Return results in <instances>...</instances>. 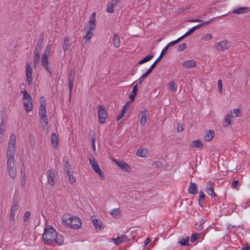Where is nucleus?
Wrapping results in <instances>:
<instances>
[{
	"label": "nucleus",
	"mask_w": 250,
	"mask_h": 250,
	"mask_svg": "<svg viewBox=\"0 0 250 250\" xmlns=\"http://www.w3.org/2000/svg\"><path fill=\"white\" fill-rule=\"evenodd\" d=\"M16 145V136L14 133H11L7 151V166L9 174L12 178L16 176V167L14 163Z\"/></svg>",
	"instance_id": "f257e3e1"
},
{
	"label": "nucleus",
	"mask_w": 250,
	"mask_h": 250,
	"mask_svg": "<svg viewBox=\"0 0 250 250\" xmlns=\"http://www.w3.org/2000/svg\"><path fill=\"white\" fill-rule=\"evenodd\" d=\"M42 240L45 244L48 245H52L53 243H56L58 245H61L63 242L62 236L58 234L55 230L50 227L44 229L42 234Z\"/></svg>",
	"instance_id": "f03ea898"
},
{
	"label": "nucleus",
	"mask_w": 250,
	"mask_h": 250,
	"mask_svg": "<svg viewBox=\"0 0 250 250\" xmlns=\"http://www.w3.org/2000/svg\"><path fill=\"white\" fill-rule=\"evenodd\" d=\"M64 225L73 229H78L81 227V220L77 217L73 216L67 214L63 215L62 217Z\"/></svg>",
	"instance_id": "7ed1b4c3"
},
{
	"label": "nucleus",
	"mask_w": 250,
	"mask_h": 250,
	"mask_svg": "<svg viewBox=\"0 0 250 250\" xmlns=\"http://www.w3.org/2000/svg\"><path fill=\"white\" fill-rule=\"evenodd\" d=\"M95 21L96 13L94 12L90 16L89 20L85 28L86 34L83 37V39L86 41V42L89 41L93 36V31L95 30L96 27Z\"/></svg>",
	"instance_id": "20e7f679"
},
{
	"label": "nucleus",
	"mask_w": 250,
	"mask_h": 250,
	"mask_svg": "<svg viewBox=\"0 0 250 250\" xmlns=\"http://www.w3.org/2000/svg\"><path fill=\"white\" fill-rule=\"evenodd\" d=\"M40 122L42 125V130L45 133L49 132L48 120L46 115V110H39Z\"/></svg>",
	"instance_id": "39448f33"
},
{
	"label": "nucleus",
	"mask_w": 250,
	"mask_h": 250,
	"mask_svg": "<svg viewBox=\"0 0 250 250\" xmlns=\"http://www.w3.org/2000/svg\"><path fill=\"white\" fill-rule=\"evenodd\" d=\"M231 46L230 42L228 40H223L214 43L213 47L218 52H224Z\"/></svg>",
	"instance_id": "423d86ee"
},
{
	"label": "nucleus",
	"mask_w": 250,
	"mask_h": 250,
	"mask_svg": "<svg viewBox=\"0 0 250 250\" xmlns=\"http://www.w3.org/2000/svg\"><path fill=\"white\" fill-rule=\"evenodd\" d=\"M22 102L25 110L27 113L31 111L33 109V103L31 96L28 93L26 90L23 91Z\"/></svg>",
	"instance_id": "0eeeda50"
},
{
	"label": "nucleus",
	"mask_w": 250,
	"mask_h": 250,
	"mask_svg": "<svg viewBox=\"0 0 250 250\" xmlns=\"http://www.w3.org/2000/svg\"><path fill=\"white\" fill-rule=\"evenodd\" d=\"M89 160V163L94 171L99 174L102 180H104L105 178L104 176L101 171L97 161L93 157L90 158Z\"/></svg>",
	"instance_id": "6e6552de"
},
{
	"label": "nucleus",
	"mask_w": 250,
	"mask_h": 250,
	"mask_svg": "<svg viewBox=\"0 0 250 250\" xmlns=\"http://www.w3.org/2000/svg\"><path fill=\"white\" fill-rule=\"evenodd\" d=\"M64 170L65 173L67 174L68 177L69 181L71 183H75L76 179V178L73 175V171L70 165L68 162H66L64 166Z\"/></svg>",
	"instance_id": "1a4fd4ad"
},
{
	"label": "nucleus",
	"mask_w": 250,
	"mask_h": 250,
	"mask_svg": "<svg viewBox=\"0 0 250 250\" xmlns=\"http://www.w3.org/2000/svg\"><path fill=\"white\" fill-rule=\"evenodd\" d=\"M98 109L99 120L100 123L103 124L105 122V120L107 116V114L105 111V107L103 105H99Z\"/></svg>",
	"instance_id": "9d476101"
},
{
	"label": "nucleus",
	"mask_w": 250,
	"mask_h": 250,
	"mask_svg": "<svg viewBox=\"0 0 250 250\" xmlns=\"http://www.w3.org/2000/svg\"><path fill=\"white\" fill-rule=\"evenodd\" d=\"M38 46L35 49V55L34 57V67H37L39 64L40 60V52L42 49V42H38Z\"/></svg>",
	"instance_id": "9b49d317"
},
{
	"label": "nucleus",
	"mask_w": 250,
	"mask_h": 250,
	"mask_svg": "<svg viewBox=\"0 0 250 250\" xmlns=\"http://www.w3.org/2000/svg\"><path fill=\"white\" fill-rule=\"evenodd\" d=\"M74 78H75V70H74V69H72L71 70L70 73L68 75V87H69L70 96H71V93H72V89L73 88Z\"/></svg>",
	"instance_id": "f8f14e48"
},
{
	"label": "nucleus",
	"mask_w": 250,
	"mask_h": 250,
	"mask_svg": "<svg viewBox=\"0 0 250 250\" xmlns=\"http://www.w3.org/2000/svg\"><path fill=\"white\" fill-rule=\"evenodd\" d=\"M113 162L116 163L122 170L126 172H130L131 170V167L125 162L116 159L113 160Z\"/></svg>",
	"instance_id": "ddd939ff"
},
{
	"label": "nucleus",
	"mask_w": 250,
	"mask_h": 250,
	"mask_svg": "<svg viewBox=\"0 0 250 250\" xmlns=\"http://www.w3.org/2000/svg\"><path fill=\"white\" fill-rule=\"evenodd\" d=\"M41 63L44 69H45L48 73L51 75L52 73V70L49 66L48 56L42 55V57L41 58Z\"/></svg>",
	"instance_id": "4468645a"
},
{
	"label": "nucleus",
	"mask_w": 250,
	"mask_h": 250,
	"mask_svg": "<svg viewBox=\"0 0 250 250\" xmlns=\"http://www.w3.org/2000/svg\"><path fill=\"white\" fill-rule=\"evenodd\" d=\"M128 240L127 237L125 235L118 236L117 238H113L112 239V242L116 245H119L123 243L127 242Z\"/></svg>",
	"instance_id": "2eb2a0df"
},
{
	"label": "nucleus",
	"mask_w": 250,
	"mask_h": 250,
	"mask_svg": "<svg viewBox=\"0 0 250 250\" xmlns=\"http://www.w3.org/2000/svg\"><path fill=\"white\" fill-rule=\"evenodd\" d=\"M32 69L30 66V65L27 63L26 65V81L28 83V84L30 85L32 84Z\"/></svg>",
	"instance_id": "dca6fc26"
},
{
	"label": "nucleus",
	"mask_w": 250,
	"mask_h": 250,
	"mask_svg": "<svg viewBox=\"0 0 250 250\" xmlns=\"http://www.w3.org/2000/svg\"><path fill=\"white\" fill-rule=\"evenodd\" d=\"M91 220L93 226L95 227L96 229L101 230L104 229V225L101 221L98 220L94 216H92Z\"/></svg>",
	"instance_id": "f3484780"
},
{
	"label": "nucleus",
	"mask_w": 250,
	"mask_h": 250,
	"mask_svg": "<svg viewBox=\"0 0 250 250\" xmlns=\"http://www.w3.org/2000/svg\"><path fill=\"white\" fill-rule=\"evenodd\" d=\"M48 177V184L51 186L54 185L55 172L53 169L49 170L47 172Z\"/></svg>",
	"instance_id": "a211bd4d"
},
{
	"label": "nucleus",
	"mask_w": 250,
	"mask_h": 250,
	"mask_svg": "<svg viewBox=\"0 0 250 250\" xmlns=\"http://www.w3.org/2000/svg\"><path fill=\"white\" fill-rule=\"evenodd\" d=\"M196 62L193 60H189L183 62V66L186 69H190L196 66Z\"/></svg>",
	"instance_id": "6ab92c4d"
},
{
	"label": "nucleus",
	"mask_w": 250,
	"mask_h": 250,
	"mask_svg": "<svg viewBox=\"0 0 250 250\" xmlns=\"http://www.w3.org/2000/svg\"><path fill=\"white\" fill-rule=\"evenodd\" d=\"M119 2V0H112L107 4L106 11L108 13H112L114 12V6H116Z\"/></svg>",
	"instance_id": "aec40b11"
},
{
	"label": "nucleus",
	"mask_w": 250,
	"mask_h": 250,
	"mask_svg": "<svg viewBox=\"0 0 250 250\" xmlns=\"http://www.w3.org/2000/svg\"><path fill=\"white\" fill-rule=\"evenodd\" d=\"M250 11V9L249 7H239L237 8L234 9L232 11V13L233 14H243L246 13H247Z\"/></svg>",
	"instance_id": "412c9836"
},
{
	"label": "nucleus",
	"mask_w": 250,
	"mask_h": 250,
	"mask_svg": "<svg viewBox=\"0 0 250 250\" xmlns=\"http://www.w3.org/2000/svg\"><path fill=\"white\" fill-rule=\"evenodd\" d=\"M19 207L17 204H15L12 205L11 210H10V220L14 221L15 219V214L18 212Z\"/></svg>",
	"instance_id": "4be33fe9"
},
{
	"label": "nucleus",
	"mask_w": 250,
	"mask_h": 250,
	"mask_svg": "<svg viewBox=\"0 0 250 250\" xmlns=\"http://www.w3.org/2000/svg\"><path fill=\"white\" fill-rule=\"evenodd\" d=\"M214 183L210 182L208 184V187L207 188L206 191L209 195L215 197L216 196V194L214 192Z\"/></svg>",
	"instance_id": "5701e85b"
},
{
	"label": "nucleus",
	"mask_w": 250,
	"mask_h": 250,
	"mask_svg": "<svg viewBox=\"0 0 250 250\" xmlns=\"http://www.w3.org/2000/svg\"><path fill=\"white\" fill-rule=\"evenodd\" d=\"M214 136V132L212 130H207L205 132V135L204 136V140L208 142L210 141Z\"/></svg>",
	"instance_id": "b1692460"
},
{
	"label": "nucleus",
	"mask_w": 250,
	"mask_h": 250,
	"mask_svg": "<svg viewBox=\"0 0 250 250\" xmlns=\"http://www.w3.org/2000/svg\"><path fill=\"white\" fill-rule=\"evenodd\" d=\"M232 114V111H230L229 113H228L225 116V125L226 126H228V125H229L231 124V119L233 118V116Z\"/></svg>",
	"instance_id": "393cba45"
},
{
	"label": "nucleus",
	"mask_w": 250,
	"mask_h": 250,
	"mask_svg": "<svg viewBox=\"0 0 250 250\" xmlns=\"http://www.w3.org/2000/svg\"><path fill=\"white\" fill-rule=\"evenodd\" d=\"M147 110H144L141 112V118L140 120V124L142 126H144L147 122Z\"/></svg>",
	"instance_id": "a878e982"
},
{
	"label": "nucleus",
	"mask_w": 250,
	"mask_h": 250,
	"mask_svg": "<svg viewBox=\"0 0 250 250\" xmlns=\"http://www.w3.org/2000/svg\"><path fill=\"white\" fill-rule=\"evenodd\" d=\"M110 215L114 218H118L121 215V210L119 208H116L110 211Z\"/></svg>",
	"instance_id": "bb28decb"
},
{
	"label": "nucleus",
	"mask_w": 250,
	"mask_h": 250,
	"mask_svg": "<svg viewBox=\"0 0 250 250\" xmlns=\"http://www.w3.org/2000/svg\"><path fill=\"white\" fill-rule=\"evenodd\" d=\"M188 192L192 194H196L197 193V188L195 183L192 182L190 183Z\"/></svg>",
	"instance_id": "cd10ccee"
},
{
	"label": "nucleus",
	"mask_w": 250,
	"mask_h": 250,
	"mask_svg": "<svg viewBox=\"0 0 250 250\" xmlns=\"http://www.w3.org/2000/svg\"><path fill=\"white\" fill-rule=\"evenodd\" d=\"M213 39V35L210 33H206L204 34L201 37V41L204 42L210 41Z\"/></svg>",
	"instance_id": "c85d7f7f"
},
{
	"label": "nucleus",
	"mask_w": 250,
	"mask_h": 250,
	"mask_svg": "<svg viewBox=\"0 0 250 250\" xmlns=\"http://www.w3.org/2000/svg\"><path fill=\"white\" fill-rule=\"evenodd\" d=\"M52 146L56 148L58 146V138L56 134L54 133L51 134V136Z\"/></svg>",
	"instance_id": "c756f323"
},
{
	"label": "nucleus",
	"mask_w": 250,
	"mask_h": 250,
	"mask_svg": "<svg viewBox=\"0 0 250 250\" xmlns=\"http://www.w3.org/2000/svg\"><path fill=\"white\" fill-rule=\"evenodd\" d=\"M69 42L70 40L68 37H64V41L63 42V45L62 46L63 50H64V52L66 50H67L70 47Z\"/></svg>",
	"instance_id": "7c9ffc66"
},
{
	"label": "nucleus",
	"mask_w": 250,
	"mask_h": 250,
	"mask_svg": "<svg viewBox=\"0 0 250 250\" xmlns=\"http://www.w3.org/2000/svg\"><path fill=\"white\" fill-rule=\"evenodd\" d=\"M147 154L146 149L140 148L138 150L136 155L139 157L144 158L146 157Z\"/></svg>",
	"instance_id": "2f4dec72"
},
{
	"label": "nucleus",
	"mask_w": 250,
	"mask_h": 250,
	"mask_svg": "<svg viewBox=\"0 0 250 250\" xmlns=\"http://www.w3.org/2000/svg\"><path fill=\"white\" fill-rule=\"evenodd\" d=\"M167 86L169 90L172 92H175L177 90V86L173 81H170L167 84Z\"/></svg>",
	"instance_id": "473e14b6"
},
{
	"label": "nucleus",
	"mask_w": 250,
	"mask_h": 250,
	"mask_svg": "<svg viewBox=\"0 0 250 250\" xmlns=\"http://www.w3.org/2000/svg\"><path fill=\"white\" fill-rule=\"evenodd\" d=\"M113 43L115 47L118 48L120 46V39L119 37L115 34L113 39Z\"/></svg>",
	"instance_id": "72a5a7b5"
},
{
	"label": "nucleus",
	"mask_w": 250,
	"mask_h": 250,
	"mask_svg": "<svg viewBox=\"0 0 250 250\" xmlns=\"http://www.w3.org/2000/svg\"><path fill=\"white\" fill-rule=\"evenodd\" d=\"M137 84L134 85L133 87V89L132 91V93L129 95V97L131 102H133L134 100L135 97L137 94Z\"/></svg>",
	"instance_id": "f704fd0d"
},
{
	"label": "nucleus",
	"mask_w": 250,
	"mask_h": 250,
	"mask_svg": "<svg viewBox=\"0 0 250 250\" xmlns=\"http://www.w3.org/2000/svg\"><path fill=\"white\" fill-rule=\"evenodd\" d=\"M190 146L193 147L201 148L203 146V144L199 140H194L192 141Z\"/></svg>",
	"instance_id": "c9c22d12"
},
{
	"label": "nucleus",
	"mask_w": 250,
	"mask_h": 250,
	"mask_svg": "<svg viewBox=\"0 0 250 250\" xmlns=\"http://www.w3.org/2000/svg\"><path fill=\"white\" fill-rule=\"evenodd\" d=\"M52 50L51 46L49 44L46 46L45 49L44 50L43 53L42 54L43 56H48L50 55Z\"/></svg>",
	"instance_id": "e433bc0d"
},
{
	"label": "nucleus",
	"mask_w": 250,
	"mask_h": 250,
	"mask_svg": "<svg viewBox=\"0 0 250 250\" xmlns=\"http://www.w3.org/2000/svg\"><path fill=\"white\" fill-rule=\"evenodd\" d=\"M182 40V38H179V39H178L177 40H175V41H172L170 42H169L165 47V49H166V50H167V49H168V48L171 46H173L175 44H176L177 43H178V42H179L181 41Z\"/></svg>",
	"instance_id": "4c0bfd02"
},
{
	"label": "nucleus",
	"mask_w": 250,
	"mask_h": 250,
	"mask_svg": "<svg viewBox=\"0 0 250 250\" xmlns=\"http://www.w3.org/2000/svg\"><path fill=\"white\" fill-rule=\"evenodd\" d=\"M40 102L41 104L40 108L39 110H46L45 98L43 97L40 98Z\"/></svg>",
	"instance_id": "58836bf2"
},
{
	"label": "nucleus",
	"mask_w": 250,
	"mask_h": 250,
	"mask_svg": "<svg viewBox=\"0 0 250 250\" xmlns=\"http://www.w3.org/2000/svg\"><path fill=\"white\" fill-rule=\"evenodd\" d=\"M154 56L153 55H148L145 58H144L143 59L141 60L138 62L139 64H142L145 62H147L150 60H151L153 58Z\"/></svg>",
	"instance_id": "ea45409f"
},
{
	"label": "nucleus",
	"mask_w": 250,
	"mask_h": 250,
	"mask_svg": "<svg viewBox=\"0 0 250 250\" xmlns=\"http://www.w3.org/2000/svg\"><path fill=\"white\" fill-rule=\"evenodd\" d=\"M29 142L31 147L34 149L35 146V139L32 135L29 136Z\"/></svg>",
	"instance_id": "a19ab883"
},
{
	"label": "nucleus",
	"mask_w": 250,
	"mask_h": 250,
	"mask_svg": "<svg viewBox=\"0 0 250 250\" xmlns=\"http://www.w3.org/2000/svg\"><path fill=\"white\" fill-rule=\"evenodd\" d=\"M231 111H232V113H234L235 117H241L242 116V112L240 109L238 108L233 109Z\"/></svg>",
	"instance_id": "79ce46f5"
},
{
	"label": "nucleus",
	"mask_w": 250,
	"mask_h": 250,
	"mask_svg": "<svg viewBox=\"0 0 250 250\" xmlns=\"http://www.w3.org/2000/svg\"><path fill=\"white\" fill-rule=\"evenodd\" d=\"M211 20H210V21H205L203 23H202L197 25L196 26L193 27V28H194V30H195L200 28L201 26L208 24L209 23L211 22Z\"/></svg>",
	"instance_id": "37998d69"
},
{
	"label": "nucleus",
	"mask_w": 250,
	"mask_h": 250,
	"mask_svg": "<svg viewBox=\"0 0 250 250\" xmlns=\"http://www.w3.org/2000/svg\"><path fill=\"white\" fill-rule=\"evenodd\" d=\"M167 51L166 50V49H163V50L161 52V53L158 58L154 62L156 64L160 61V60L163 58V56L165 55V54L166 53Z\"/></svg>",
	"instance_id": "c03bdc74"
},
{
	"label": "nucleus",
	"mask_w": 250,
	"mask_h": 250,
	"mask_svg": "<svg viewBox=\"0 0 250 250\" xmlns=\"http://www.w3.org/2000/svg\"><path fill=\"white\" fill-rule=\"evenodd\" d=\"M188 239H189V237H187L185 239H182L179 242V243L182 246H188L189 244V243H188Z\"/></svg>",
	"instance_id": "a18cd8bd"
},
{
	"label": "nucleus",
	"mask_w": 250,
	"mask_h": 250,
	"mask_svg": "<svg viewBox=\"0 0 250 250\" xmlns=\"http://www.w3.org/2000/svg\"><path fill=\"white\" fill-rule=\"evenodd\" d=\"M194 31H195V30H194V28L192 27V28L189 29L187 32H186L183 36H182L180 38H182V40H183L186 37L191 35L194 32Z\"/></svg>",
	"instance_id": "49530a36"
},
{
	"label": "nucleus",
	"mask_w": 250,
	"mask_h": 250,
	"mask_svg": "<svg viewBox=\"0 0 250 250\" xmlns=\"http://www.w3.org/2000/svg\"><path fill=\"white\" fill-rule=\"evenodd\" d=\"M186 47H187L186 44L184 43L179 45L177 46V50L179 52H181V51H183L184 50H185L186 48Z\"/></svg>",
	"instance_id": "de8ad7c7"
},
{
	"label": "nucleus",
	"mask_w": 250,
	"mask_h": 250,
	"mask_svg": "<svg viewBox=\"0 0 250 250\" xmlns=\"http://www.w3.org/2000/svg\"><path fill=\"white\" fill-rule=\"evenodd\" d=\"M200 196H199V200H198V202H199V205L202 207L201 205V202L202 201V200H204L205 198V195L204 194V193H203V192L202 191H200Z\"/></svg>",
	"instance_id": "09e8293b"
},
{
	"label": "nucleus",
	"mask_w": 250,
	"mask_h": 250,
	"mask_svg": "<svg viewBox=\"0 0 250 250\" xmlns=\"http://www.w3.org/2000/svg\"><path fill=\"white\" fill-rule=\"evenodd\" d=\"M218 88L219 92L221 94L223 90L222 82L221 80L218 81Z\"/></svg>",
	"instance_id": "8fccbe9b"
},
{
	"label": "nucleus",
	"mask_w": 250,
	"mask_h": 250,
	"mask_svg": "<svg viewBox=\"0 0 250 250\" xmlns=\"http://www.w3.org/2000/svg\"><path fill=\"white\" fill-rule=\"evenodd\" d=\"M199 233H196L193 234L191 237V241L192 242L195 241L199 238Z\"/></svg>",
	"instance_id": "3c124183"
},
{
	"label": "nucleus",
	"mask_w": 250,
	"mask_h": 250,
	"mask_svg": "<svg viewBox=\"0 0 250 250\" xmlns=\"http://www.w3.org/2000/svg\"><path fill=\"white\" fill-rule=\"evenodd\" d=\"M157 64L153 62L146 72L149 75Z\"/></svg>",
	"instance_id": "603ef678"
},
{
	"label": "nucleus",
	"mask_w": 250,
	"mask_h": 250,
	"mask_svg": "<svg viewBox=\"0 0 250 250\" xmlns=\"http://www.w3.org/2000/svg\"><path fill=\"white\" fill-rule=\"evenodd\" d=\"M157 64L153 62L146 72L149 75Z\"/></svg>",
	"instance_id": "864d4df0"
},
{
	"label": "nucleus",
	"mask_w": 250,
	"mask_h": 250,
	"mask_svg": "<svg viewBox=\"0 0 250 250\" xmlns=\"http://www.w3.org/2000/svg\"><path fill=\"white\" fill-rule=\"evenodd\" d=\"M30 215V212L29 211H27L25 212V213L24 215V222H26L28 220Z\"/></svg>",
	"instance_id": "5fc2aeb1"
},
{
	"label": "nucleus",
	"mask_w": 250,
	"mask_h": 250,
	"mask_svg": "<svg viewBox=\"0 0 250 250\" xmlns=\"http://www.w3.org/2000/svg\"><path fill=\"white\" fill-rule=\"evenodd\" d=\"M91 142H95L96 140V134L94 131H90Z\"/></svg>",
	"instance_id": "6e6d98bb"
},
{
	"label": "nucleus",
	"mask_w": 250,
	"mask_h": 250,
	"mask_svg": "<svg viewBox=\"0 0 250 250\" xmlns=\"http://www.w3.org/2000/svg\"><path fill=\"white\" fill-rule=\"evenodd\" d=\"M125 111L124 110H122L120 114L117 117V121L120 120L125 115Z\"/></svg>",
	"instance_id": "4d7b16f0"
},
{
	"label": "nucleus",
	"mask_w": 250,
	"mask_h": 250,
	"mask_svg": "<svg viewBox=\"0 0 250 250\" xmlns=\"http://www.w3.org/2000/svg\"><path fill=\"white\" fill-rule=\"evenodd\" d=\"M184 130V127L182 125L178 124L177 125V131L178 132H181Z\"/></svg>",
	"instance_id": "13d9d810"
},
{
	"label": "nucleus",
	"mask_w": 250,
	"mask_h": 250,
	"mask_svg": "<svg viewBox=\"0 0 250 250\" xmlns=\"http://www.w3.org/2000/svg\"><path fill=\"white\" fill-rule=\"evenodd\" d=\"M132 102H131L130 100V101L127 102L124 105L123 110H124V111L125 112V110L127 109V108L128 107V106L131 104Z\"/></svg>",
	"instance_id": "bf43d9fd"
},
{
	"label": "nucleus",
	"mask_w": 250,
	"mask_h": 250,
	"mask_svg": "<svg viewBox=\"0 0 250 250\" xmlns=\"http://www.w3.org/2000/svg\"><path fill=\"white\" fill-rule=\"evenodd\" d=\"M153 165L156 167H162V163L160 161H157L153 164Z\"/></svg>",
	"instance_id": "052dcab7"
},
{
	"label": "nucleus",
	"mask_w": 250,
	"mask_h": 250,
	"mask_svg": "<svg viewBox=\"0 0 250 250\" xmlns=\"http://www.w3.org/2000/svg\"><path fill=\"white\" fill-rule=\"evenodd\" d=\"M151 239L149 237H147L146 239L144 242V246L145 247L151 242Z\"/></svg>",
	"instance_id": "680f3d73"
},
{
	"label": "nucleus",
	"mask_w": 250,
	"mask_h": 250,
	"mask_svg": "<svg viewBox=\"0 0 250 250\" xmlns=\"http://www.w3.org/2000/svg\"><path fill=\"white\" fill-rule=\"evenodd\" d=\"M190 22H201L202 21V20L199 19H191L189 20L188 21Z\"/></svg>",
	"instance_id": "e2e57ef3"
},
{
	"label": "nucleus",
	"mask_w": 250,
	"mask_h": 250,
	"mask_svg": "<svg viewBox=\"0 0 250 250\" xmlns=\"http://www.w3.org/2000/svg\"><path fill=\"white\" fill-rule=\"evenodd\" d=\"M238 180H234L233 181L232 183V187L233 188H235L238 185Z\"/></svg>",
	"instance_id": "0e129e2a"
},
{
	"label": "nucleus",
	"mask_w": 250,
	"mask_h": 250,
	"mask_svg": "<svg viewBox=\"0 0 250 250\" xmlns=\"http://www.w3.org/2000/svg\"><path fill=\"white\" fill-rule=\"evenodd\" d=\"M4 132H5V129L4 128V127H3L2 125H1L0 126V133L1 134H3Z\"/></svg>",
	"instance_id": "69168bd1"
},
{
	"label": "nucleus",
	"mask_w": 250,
	"mask_h": 250,
	"mask_svg": "<svg viewBox=\"0 0 250 250\" xmlns=\"http://www.w3.org/2000/svg\"><path fill=\"white\" fill-rule=\"evenodd\" d=\"M149 74L146 72L144 74H143L142 77V78H146V77H147V76H148Z\"/></svg>",
	"instance_id": "338daca9"
},
{
	"label": "nucleus",
	"mask_w": 250,
	"mask_h": 250,
	"mask_svg": "<svg viewBox=\"0 0 250 250\" xmlns=\"http://www.w3.org/2000/svg\"><path fill=\"white\" fill-rule=\"evenodd\" d=\"M243 250H250V246L247 245L245 248H243Z\"/></svg>",
	"instance_id": "774afa93"
}]
</instances>
